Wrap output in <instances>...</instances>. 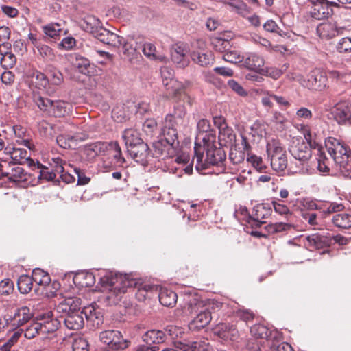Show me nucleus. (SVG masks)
I'll return each instance as SVG.
<instances>
[{
	"mask_svg": "<svg viewBox=\"0 0 351 351\" xmlns=\"http://www.w3.org/2000/svg\"><path fill=\"white\" fill-rule=\"evenodd\" d=\"M333 6L339 8L340 5L328 0H315L313 1L310 15L316 20H324L332 15L333 10L332 7Z\"/></svg>",
	"mask_w": 351,
	"mask_h": 351,
	"instance_id": "9b49d317",
	"label": "nucleus"
},
{
	"mask_svg": "<svg viewBox=\"0 0 351 351\" xmlns=\"http://www.w3.org/2000/svg\"><path fill=\"white\" fill-rule=\"evenodd\" d=\"M199 344L202 343L191 342L190 343H185L183 342H177L175 344V347L178 349L179 351H196L198 350Z\"/></svg>",
	"mask_w": 351,
	"mask_h": 351,
	"instance_id": "69168bd1",
	"label": "nucleus"
},
{
	"mask_svg": "<svg viewBox=\"0 0 351 351\" xmlns=\"http://www.w3.org/2000/svg\"><path fill=\"white\" fill-rule=\"evenodd\" d=\"M317 32L321 38L330 39L339 34V29L333 23H324L317 26Z\"/></svg>",
	"mask_w": 351,
	"mask_h": 351,
	"instance_id": "c756f323",
	"label": "nucleus"
},
{
	"mask_svg": "<svg viewBox=\"0 0 351 351\" xmlns=\"http://www.w3.org/2000/svg\"><path fill=\"white\" fill-rule=\"evenodd\" d=\"M242 62L243 65L249 70L259 73L263 71L261 67L265 64L264 58L256 53H246L243 58Z\"/></svg>",
	"mask_w": 351,
	"mask_h": 351,
	"instance_id": "5701e85b",
	"label": "nucleus"
},
{
	"mask_svg": "<svg viewBox=\"0 0 351 351\" xmlns=\"http://www.w3.org/2000/svg\"><path fill=\"white\" fill-rule=\"evenodd\" d=\"M80 27L86 32L94 36L96 32L102 27L99 19L93 15L86 16L80 22Z\"/></svg>",
	"mask_w": 351,
	"mask_h": 351,
	"instance_id": "bb28decb",
	"label": "nucleus"
},
{
	"mask_svg": "<svg viewBox=\"0 0 351 351\" xmlns=\"http://www.w3.org/2000/svg\"><path fill=\"white\" fill-rule=\"evenodd\" d=\"M100 284L105 293L104 301L111 306L118 304L127 289L134 285L135 282L125 276L110 272L100 278Z\"/></svg>",
	"mask_w": 351,
	"mask_h": 351,
	"instance_id": "f03ea898",
	"label": "nucleus"
},
{
	"mask_svg": "<svg viewBox=\"0 0 351 351\" xmlns=\"http://www.w3.org/2000/svg\"><path fill=\"white\" fill-rule=\"evenodd\" d=\"M0 54L1 55V65L3 68L9 69L14 67L16 63V58L14 54L10 51L3 52L1 48H0Z\"/></svg>",
	"mask_w": 351,
	"mask_h": 351,
	"instance_id": "37998d69",
	"label": "nucleus"
},
{
	"mask_svg": "<svg viewBox=\"0 0 351 351\" xmlns=\"http://www.w3.org/2000/svg\"><path fill=\"white\" fill-rule=\"evenodd\" d=\"M186 114L185 107L183 104L178 103L174 106L173 113L168 114L173 117V123L180 125L183 123V119Z\"/></svg>",
	"mask_w": 351,
	"mask_h": 351,
	"instance_id": "de8ad7c7",
	"label": "nucleus"
},
{
	"mask_svg": "<svg viewBox=\"0 0 351 351\" xmlns=\"http://www.w3.org/2000/svg\"><path fill=\"white\" fill-rule=\"evenodd\" d=\"M272 206L276 213L278 214L282 217L289 220L293 215V213L285 204H282L276 201L271 202Z\"/></svg>",
	"mask_w": 351,
	"mask_h": 351,
	"instance_id": "603ef678",
	"label": "nucleus"
},
{
	"mask_svg": "<svg viewBox=\"0 0 351 351\" xmlns=\"http://www.w3.org/2000/svg\"><path fill=\"white\" fill-rule=\"evenodd\" d=\"M51 100L49 98L45 97H43L40 95H34V102L38 107V108L47 114L50 111L51 108Z\"/></svg>",
	"mask_w": 351,
	"mask_h": 351,
	"instance_id": "864d4df0",
	"label": "nucleus"
},
{
	"mask_svg": "<svg viewBox=\"0 0 351 351\" xmlns=\"http://www.w3.org/2000/svg\"><path fill=\"white\" fill-rule=\"evenodd\" d=\"M143 54L151 60H158L159 62H165L167 57L160 54L156 51V48L152 43H145L143 47Z\"/></svg>",
	"mask_w": 351,
	"mask_h": 351,
	"instance_id": "f704fd0d",
	"label": "nucleus"
},
{
	"mask_svg": "<svg viewBox=\"0 0 351 351\" xmlns=\"http://www.w3.org/2000/svg\"><path fill=\"white\" fill-rule=\"evenodd\" d=\"M270 209L266 208L263 205L256 206L254 219L259 223L258 226L264 223L262 220L267 218L270 215Z\"/></svg>",
	"mask_w": 351,
	"mask_h": 351,
	"instance_id": "4d7b16f0",
	"label": "nucleus"
},
{
	"mask_svg": "<svg viewBox=\"0 0 351 351\" xmlns=\"http://www.w3.org/2000/svg\"><path fill=\"white\" fill-rule=\"evenodd\" d=\"M128 152L131 158L136 162L142 165L147 162L149 154V149L147 143L143 142L138 145L131 147Z\"/></svg>",
	"mask_w": 351,
	"mask_h": 351,
	"instance_id": "b1692460",
	"label": "nucleus"
},
{
	"mask_svg": "<svg viewBox=\"0 0 351 351\" xmlns=\"http://www.w3.org/2000/svg\"><path fill=\"white\" fill-rule=\"evenodd\" d=\"M47 75L50 86L52 88H53L54 86H60L63 82V75L56 69L53 68L48 70Z\"/></svg>",
	"mask_w": 351,
	"mask_h": 351,
	"instance_id": "3c124183",
	"label": "nucleus"
},
{
	"mask_svg": "<svg viewBox=\"0 0 351 351\" xmlns=\"http://www.w3.org/2000/svg\"><path fill=\"white\" fill-rule=\"evenodd\" d=\"M317 156L316 161L317 163V169L320 172H328L329 171V167H328L326 161V158L324 156V153L322 152L321 149H318L317 150Z\"/></svg>",
	"mask_w": 351,
	"mask_h": 351,
	"instance_id": "052dcab7",
	"label": "nucleus"
},
{
	"mask_svg": "<svg viewBox=\"0 0 351 351\" xmlns=\"http://www.w3.org/2000/svg\"><path fill=\"white\" fill-rule=\"evenodd\" d=\"M197 129L198 131V134L197 136L196 142L197 143L199 141H203V137L206 136L207 134H211L212 135H215V134L210 130V122L207 119H200L197 123Z\"/></svg>",
	"mask_w": 351,
	"mask_h": 351,
	"instance_id": "79ce46f5",
	"label": "nucleus"
},
{
	"mask_svg": "<svg viewBox=\"0 0 351 351\" xmlns=\"http://www.w3.org/2000/svg\"><path fill=\"white\" fill-rule=\"evenodd\" d=\"M4 153L10 156L12 162L14 164H26L29 167L34 165V161L30 158L29 152L24 149L7 146L5 148Z\"/></svg>",
	"mask_w": 351,
	"mask_h": 351,
	"instance_id": "2eb2a0df",
	"label": "nucleus"
},
{
	"mask_svg": "<svg viewBox=\"0 0 351 351\" xmlns=\"http://www.w3.org/2000/svg\"><path fill=\"white\" fill-rule=\"evenodd\" d=\"M33 317L31 310L27 306L17 308L12 317L13 325L16 327L23 326L28 322Z\"/></svg>",
	"mask_w": 351,
	"mask_h": 351,
	"instance_id": "a878e982",
	"label": "nucleus"
},
{
	"mask_svg": "<svg viewBox=\"0 0 351 351\" xmlns=\"http://www.w3.org/2000/svg\"><path fill=\"white\" fill-rule=\"evenodd\" d=\"M82 315H84L86 320L92 323L94 327L98 328L103 323V315L99 310L95 308L94 306L84 307L82 311Z\"/></svg>",
	"mask_w": 351,
	"mask_h": 351,
	"instance_id": "393cba45",
	"label": "nucleus"
},
{
	"mask_svg": "<svg viewBox=\"0 0 351 351\" xmlns=\"http://www.w3.org/2000/svg\"><path fill=\"white\" fill-rule=\"evenodd\" d=\"M73 64L81 73L84 75L90 73V64L87 58L79 54H75Z\"/></svg>",
	"mask_w": 351,
	"mask_h": 351,
	"instance_id": "ea45409f",
	"label": "nucleus"
},
{
	"mask_svg": "<svg viewBox=\"0 0 351 351\" xmlns=\"http://www.w3.org/2000/svg\"><path fill=\"white\" fill-rule=\"evenodd\" d=\"M177 294L168 289H162L159 294V300L162 305L165 306H173L177 302Z\"/></svg>",
	"mask_w": 351,
	"mask_h": 351,
	"instance_id": "4c0bfd02",
	"label": "nucleus"
},
{
	"mask_svg": "<svg viewBox=\"0 0 351 351\" xmlns=\"http://www.w3.org/2000/svg\"><path fill=\"white\" fill-rule=\"evenodd\" d=\"M53 165V170H49V168L39 162H34V165L31 167L32 170L37 171L38 173V178L39 180H44L46 181H52L56 178V172L54 168V163L51 164Z\"/></svg>",
	"mask_w": 351,
	"mask_h": 351,
	"instance_id": "cd10ccee",
	"label": "nucleus"
},
{
	"mask_svg": "<svg viewBox=\"0 0 351 351\" xmlns=\"http://www.w3.org/2000/svg\"><path fill=\"white\" fill-rule=\"evenodd\" d=\"M43 32L45 34L51 38L57 39L60 37V33L62 31L61 25L58 23H52L43 26Z\"/></svg>",
	"mask_w": 351,
	"mask_h": 351,
	"instance_id": "a18cd8bd",
	"label": "nucleus"
},
{
	"mask_svg": "<svg viewBox=\"0 0 351 351\" xmlns=\"http://www.w3.org/2000/svg\"><path fill=\"white\" fill-rule=\"evenodd\" d=\"M230 36H216L212 38V45L214 49L219 52L224 53L227 50L231 49Z\"/></svg>",
	"mask_w": 351,
	"mask_h": 351,
	"instance_id": "58836bf2",
	"label": "nucleus"
},
{
	"mask_svg": "<svg viewBox=\"0 0 351 351\" xmlns=\"http://www.w3.org/2000/svg\"><path fill=\"white\" fill-rule=\"evenodd\" d=\"M331 114L339 124L351 125V103L342 101L337 104L331 109Z\"/></svg>",
	"mask_w": 351,
	"mask_h": 351,
	"instance_id": "4468645a",
	"label": "nucleus"
},
{
	"mask_svg": "<svg viewBox=\"0 0 351 351\" xmlns=\"http://www.w3.org/2000/svg\"><path fill=\"white\" fill-rule=\"evenodd\" d=\"M229 158L233 164H240L245 160V154L237 149H232L229 154Z\"/></svg>",
	"mask_w": 351,
	"mask_h": 351,
	"instance_id": "0e129e2a",
	"label": "nucleus"
},
{
	"mask_svg": "<svg viewBox=\"0 0 351 351\" xmlns=\"http://www.w3.org/2000/svg\"><path fill=\"white\" fill-rule=\"evenodd\" d=\"M41 334L40 324L38 322L32 323L25 331V337L27 339H33L37 335Z\"/></svg>",
	"mask_w": 351,
	"mask_h": 351,
	"instance_id": "13d9d810",
	"label": "nucleus"
},
{
	"mask_svg": "<svg viewBox=\"0 0 351 351\" xmlns=\"http://www.w3.org/2000/svg\"><path fill=\"white\" fill-rule=\"evenodd\" d=\"M165 332L161 330H151L143 336V340L147 345L158 344L165 341Z\"/></svg>",
	"mask_w": 351,
	"mask_h": 351,
	"instance_id": "473e14b6",
	"label": "nucleus"
},
{
	"mask_svg": "<svg viewBox=\"0 0 351 351\" xmlns=\"http://www.w3.org/2000/svg\"><path fill=\"white\" fill-rule=\"evenodd\" d=\"M1 176L7 177L13 182H19L25 180V174L23 169L19 166L14 167L10 172H1Z\"/></svg>",
	"mask_w": 351,
	"mask_h": 351,
	"instance_id": "c03bdc74",
	"label": "nucleus"
},
{
	"mask_svg": "<svg viewBox=\"0 0 351 351\" xmlns=\"http://www.w3.org/2000/svg\"><path fill=\"white\" fill-rule=\"evenodd\" d=\"M215 143V135L211 134L203 137V145L195 142L193 162L195 160V167L197 170L223 164L226 159L225 152L223 149L217 147Z\"/></svg>",
	"mask_w": 351,
	"mask_h": 351,
	"instance_id": "f257e3e1",
	"label": "nucleus"
},
{
	"mask_svg": "<svg viewBox=\"0 0 351 351\" xmlns=\"http://www.w3.org/2000/svg\"><path fill=\"white\" fill-rule=\"evenodd\" d=\"M109 142L98 141L84 146L82 154L88 161L94 160L98 155H106Z\"/></svg>",
	"mask_w": 351,
	"mask_h": 351,
	"instance_id": "a211bd4d",
	"label": "nucleus"
},
{
	"mask_svg": "<svg viewBox=\"0 0 351 351\" xmlns=\"http://www.w3.org/2000/svg\"><path fill=\"white\" fill-rule=\"evenodd\" d=\"M122 138L128 149L130 147L139 145L143 143L141 137L140 132L135 129H126L124 130Z\"/></svg>",
	"mask_w": 351,
	"mask_h": 351,
	"instance_id": "c85d7f7f",
	"label": "nucleus"
},
{
	"mask_svg": "<svg viewBox=\"0 0 351 351\" xmlns=\"http://www.w3.org/2000/svg\"><path fill=\"white\" fill-rule=\"evenodd\" d=\"M190 56L195 64L202 66H207L214 61L212 52L205 47V43L202 40H197L192 44Z\"/></svg>",
	"mask_w": 351,
	"mask_h": 351,
	"instance_id": "9d476101",
	"label": "nucleus"
},
{
	"mask_svg": "<svg viewBox=\"0 0 351 351\" xmlns=\"http://www.w3.org/2000/svg\"><path fill=\"white\" fill-rule=\"evenodd\" d=\"M10 29L5 26L0 27V48L4 47L9 49L11 47V44L8 42L10 37Z\"/></svg>",
	"mask_w": 351,
	"mask_h": 351,
	"instance_id": "5fc2aeb1",
	"label": "nucleus"
},
{
	"mask_svg": "<svg viewBox=\"0 0 351 351\" xmlns=\"http://www.w3.org/2000/svg\"><path fill=\"white\" fill-rule=\"evenodd\" d=\"M326 147L335 162L339 166L343 171L350 169L349 165L351 159L350 149L345 144L336 138H329L326 142Z\"/></svg>",
	"mask_w": 351,
	"mask_h": 351,
	"instance_id": "423d86ee",
	"label": "nucleus"
},
{
	"mask_svg": "<svg viewBox=\"0 0 351 351\" xmlns=\"http://www.w3.org/2000/svg\"><path fill=\"white\" fill-rule=\"evenodd\" d=\"M81 299L77 297H69L60 302L56 310L59 313L65 314L64 322L70 330H79L84 324V316L80 306Z\"/></svg>",
	"mask_w": 351,
	"mask_h": 351,
	"instance_id": "20e7f679",
	"label": "nucleus"
},
{
	"mask_svg": "<svg viewBox=\"0 0 351 351\" xmlns=\"http://www.w3.org/2000/svg\"><path fill=\"white\" fill-rule=\"evenodd\" d=\"M31 84L35 88L44 90L48 95L55 93V89L50 86L49 77L40 71H36L32 73Z\"/></svg>",
	"mask_w": 351,
	"mask_h": 351,
	"instance_id": "4be33fe9",
	"label": "nucleus"
},
{
	"mask_svg": "<svg viewBox=\"0 0 351 351\" xmlns=\"http://www.w3.org/2000/svg\"><path fill=\"white\" fill-rule=\"evenodd\" d=\"M73 351H88V343L86 339L78 337L74 339L72 344Z\"/></svg>",
	"mask_w": 351,
	"mask_h": 351,
	"instance_id": "e2e57ef3",
	"label": "nucleus"
},
{
	"mask_svg": "<svg viewBox=\"0 0 351 351\" xmlns=\"http://www.w3.org/2000/svg\"><path fill=\"white\" fill-rule=\"evenodd\" d=\"M167 144L163 141V140H160L157 142L153 143V156L154 157H160L161 156L165 151V147Z\"/></svg>",
	"mask_w": 351,
	"mask_h": 351,
	"instance_id": "774afa93",
	"label": "nucleus"
},
{
	"mask_svg": "<svg viewBox=\"0 0 351 351\" xmlns=\"http://www.w3.org/2000/svg\"><path fill=\"white\" fill-rule=\"evenodd\" d=\"M86 137H80L77 134H60L57 136L56 142L58 145L64 149L71 148L74 143L77 141L84 140Z\"/></svg>",
	"mask_w": 351,
	"mask_h": 351,
	"instance_id": "2f4dec72",
	"label": "nucleus"
},
{
	"mask_svg": "<svg viewBox=\"0 0 351 351\" xmlns=\"http://www.w3.org/2000/svg\"><path fill=\"white\" fill-rule=\"evenodd\" d=\"M36 48L39 54L46 60H53L55 58V54L53 49L45 44H40L36 45Z\"/></svg>",
	"mask_w": 351,
	"mask_h": 351,
	"instance_id": "6e6d98bb",
	"label": "nucleus"
},
{
	"mask_svg": "<svg viewBox=\"0 0 351 351\" xmlns=\"http://www.w3.org/2000/svg\"><path fill=\"white\" fill-rule=\"evenodd\" d=\"M179 125L173 123V117L171 115H167L165 118L164 125L162 129L163 135V141L171 147L175 145L179 144L178 141V127Z\"/></svg>",
	"mask_w": 351,
	"mask_h": 351,
	"instance_id": "ddd939ff",
	"label": "nucleus"
},
{
	"mask_svg": "<svg viewBox=\"0 0 351 351\" xmlns=\"http://www.w3.org/2000/svg\"><path fill=\"white\" fill-rule=\"evenodd\" d=\"M300 126V130L306 143L299 139L293 140L289 150L293 157L298 160L301 165H304L311 157V147L315 148L317 143L314 139L315 134L313 135L309 125H301Z\"/></svg>",
	"mask_w": 351,
	"mask_h": 351,
	"instance_id": "39448f33",
	"label": "nucleus"
},
{
	"mask_svg": "<svg viewBox=\"0 0 351 351\" xmlns=\"http://www.w3.org/2000/svg\"><path fill=\"white\" fill-rule=\"evenodd\" d=\"M217 121H220L219 123L220 144L223 146H232L236 141V135L233 130L226 125L224 119L221 117L215 119V124H218Z\"/></svg>",
	"mask_w": 351,
	"mask_h": 351,
	"instance_id": "aec40b11",
	"label": "nucleus"
},
{
	"mask_svg": "<svg viewBox=\"0 0 351 351\" xmlns=\"http://www.w3.org/2000/svg\"><path fill=\"white\" fill-rule=\"evenodd\" d=\"M306 241L310 247L315 249H322L328 246L331 243V239L326 236L314 234L306 237Z\"/></svg>",
	"mask_w": 351,
	"mask_h": 351,
	"instance_id": "7c9ffc66",
	"label": "nucleus"
},
{
	"mask_svg": "<svg viewBox=\"0 0 351 351\" xmlns=\"http://www.w3.org/2000/svg\"><path fill=\"white\" fill-rule=\"evenodd\" d=\"M52 162L54 163L55 171L58 174L60 175L62 180L66 183H71L75 181V178L69 173H64V165L66 162L62 158L57 157L52 158Z\"/></svg>",
	"mask_w": 351,
	"mask_h": 351,
	"instance_id": "72a5a7b5",
	"label": "nucleus"
},
{
	"mask_svg": "<svg viewBox=\"0 0 351 351\" xmlns=\"http://www.w3.org/2000/svg\"><path fill=\"white\" fill-rule=\"evenodd\" d=\"M17 285L19 291L23 294H26L32 290L33 280L32 277L22 275L19 278Z\"/></svg>",
	"mask_w": 351,
	"mask_h": 351,
	"instance_id": "49530a36",
	"label": "nucleus"
},
{
	"mask_svg": "<svg viewBox=\"0 0 351 351\" xmlns=\"http://www.w3.org/2000/svg\"><path fill=\"white\" fill-rule=\"evenodd\" d=\"M53 317V314L51 311H48L46 313L38 315L37 319L41 321L39 322L40 324L41 334L53 333L58 330L60 322Z\"/></svg>",
	"mask_w": 351,
	"mask_h": 351,
	"instance_id": "412c9836",
	"label": "nucleus"
},
{
	"mask_svg": "<svg viewBox=\"0 0 351 351\" xmlns=\"http://www.w3.org/2000/svg\"><path fill=\"white\" fill-rule=\"evenodd\" d=\"M187 51V45L184 43H178L172 46L171 60L180 68H184L189 64V60L186 57Z\"/></svg>",
	"mask_w": 351,
	"mask_h": 351,
	"instance_id": "6ab92c4d",
	"label": "nucleus"
},
{
	"mask_svg": "<svg viewBox=\"0 0 351 351\" xmlns=\"http://www.w3.org/2000/svg\"><path fill=\"white\" fill-rule=\"evenodd\" d=\"M160 75L167 97H176L181 93L183 85L175 79L174 71L172 69L168 66H162L160 69Z\"/></svg>",
	"mask_w": 351,
	"mask_h": 351,
	"instance_id": "1a4fd4ad",
	"label": "nucleus"
},
{
	"mask_svg": "<svg viewBox=\"0 0 351 351\" xmlns=\"http://www.w3.org/2000/svg\"><path fill=\"white\" fill-rule=\"evenodd\" d=\"M292 228L293 225L290 223L278 222L269 224L266 229L269 234H275L289 230Z\"/></svg>",
	"mask_w": 351,
	"mask_h": 351,
	"instance_id": "8fccbe9b",
	"label": "nucleus"
},
{
	"mask_svg": "<svg viewBox=\"0 0 351 351\" xmlns=\"http://www.w3.org/2000/svg\"><path fill=\"white\" fill-rule=\"evenodd\" d=\"M301 216L304 221L306 222L313 230L322 229L321 219L317 215L313 212H308L305 210H301Z\"/></svg>",
	"mask_w": 351,
	"mask_h": 351,
	"instance_id": "c9c22d12",
	"label": "nucleus"
},
{
	"mask_svg": "<svg viewBox=\"0 0 351 351\" xmlns=\"http://www.w3.org/2000/svg\"><path fill=\"white\" fill-rule=\"evenodd\" d=\"M223 59L230 63H237L241 61V58L238 51L235 50H227L223 55Z\"/></svg>",
	"mask_w": 351,
	"mask_h": 351,
	"instance_id": "680f3d73",
	"label": "nucleus"
},
{
	"mask_svg": "<svg viewBox=\"0 0 351 351\" xmlns=\"http://www.w3.org/2000/svg\"><path fill=\"white\" fill-rule=\"evenodd\" d=\"M99 338L101 342L106 344L112 350H121L125 348L126 341H123L121 333L115 330H108L100 333Z\"/></svg>",
	"mask_w": 351,
	"mask_h": 351,
	"instance_id": "f8f14e48",
	"label": "nucleus"
},
{
	"mask_svg": "<svg viewBox=\"0 0 351 351\" xmlns=\"http://www.w3.org/2000/svg\"><path fill=\"white\" fill-rule=\"evenodd\" d=\"M336 49L339 53L351 51V37H345L339 40L336 45Z\"/></svg>",
	"mask_w": 351,
	"mask_h": 351,
	"instance_id": "bf43d9fd",
	"label": "nucleus"
},
{
	"mask_svg": "<svg viewBox=\"0 0 351 351\" xmlns=\"http://www.w3.org/2000/svg\"><path fill=\"white\" fill-rule=\"evenodd\" d=\"M95 38L99 40L100 42L108 45H110L114 47H119L124 38L118 34L101 27L98 32L93 36Z\"/></svg>",
	"mask_w": 351,
	"mask_h": 351,
	"instance_id": "f3484780",
	"label": "nucleus"
},
{
	"mask_svg": "<svg viewBox=\"0 0 351 351\" xmlns=\"http://www.w3.org/2000/svg\"><path fill=\"white\" fill-rule=\"evenodd\" d=\"M184 313L192 318L189 324L191 330H197L206 326L211 321V312L204 306V302L197 295H189L186 300Z\"/></svg>",
	"mask_w": 351,
	"mask_h": 351,
	"instance_id": "7ed1b4c3",
	"label": "nucleus"
},
{
	"mask_svg": "<svg viewBox=\"0 0 351 351\" xmlns=\"http://www.w3.org/2000/svg\"><path fill=\"white\" fill-rule=\"evenodd\" d=\"M333 224L342 229H348L351 228V215L346 213L335 214L332 217Z\"/></svg>",
	"mask_w": 351,
	"mask_h": 351,
	"instance_id": "e433bc0d",
	"label": "nucleus"
},
{
	"mask_svg": "<svg viewBox=\"0 0 351 351\" xmlns=\"http://www.w3.org/2000/svg\"><path fill=\"white\" fill-rule=\"evenodd\" d=\"M33 282L40 286H47L51 282L49 274L40 268H36L32 271Z\"/></svg>",
	"mask_w": 351,
	"mask_h": 351,
	"instance_id": "a19ab883",
	"label": "nucleus"
},
{
	"mask_svg": "<svg viewBox=\"0 0 351 351\" xmlns=\"http://www.w3.org/2000/svg\"><path fill=\"white\" fill-rule=\"evenodd\" d=\"M250 332L255 338L267 339L271 335L269 329L262 324H255L250 328Z\"/></svg>",
	"mask_w": 351,
	"mask_h": 351,
	"instance_id": "09e8293b",
	"label": "nucleus"
},
{
	"mask_svg": "<svg viewBox=\"0 0 351 351\" xmlns=\"http://www.w3.org/2000/svg\"><path fill=\"white\" fill-rule=\"evenodd\" d=\"M106 155L107 157L103 160L102 167L106 171L123 167L125 162L119 143L117 141L109 142V146Z\"/></svg>",
	"mask_w": 351,
	"mask_h": 351,
	"instance_id": "0eeeda50",
	"label": "nucleus"
},
{
	"mask_svg": "<svg viewBox=\"0 0 351 351\" xmlns=\"http://www.w3.org/2000/svg\"><path fill=\"white\" fill-rule=\"evenodd\" d=\"M327 81L325 73L315 69L308 75L305 86L309 89L321 91L326 87Z\"/></svg>",
	"mask_w": 351,
	"mask_h": 351,
	"instance_id": "dca6fc26",
	"label": "nucleus"
},
{
	"mask_svg": "<svg viewBox=\"0 0 351 351\" xmlns=\"http://www.w3.org/2000/svg\"><path fill=\"white\" fill-rule=\"evenodd\" d=\"M236 315L245 322L252 321L254 318V313L250 310L245 308L238 309L236 311Z\"/></svg>",
	"mask_w": 351,
	"mask_h": 351,
	"instance_id": "338daca9",
	"label": "nucleus"
},
{
	"mask_svg": "<svg viewBox=\"0 0 351 351\" xmlns=\"http://www.w3.org/2000/svg\"><path fill=\"white\" fill-rule=\"evenodd\" d=\"M267 153L270 158L272 169L276 171H284L287 166L285 150L277 142L269 143L267 145Z\"/></svg>",
	"mask_w": 351,
	"mask_h": 351,
	"instance_id": "6e6552de",
	"label": "nucleus"
}]
</instances>
